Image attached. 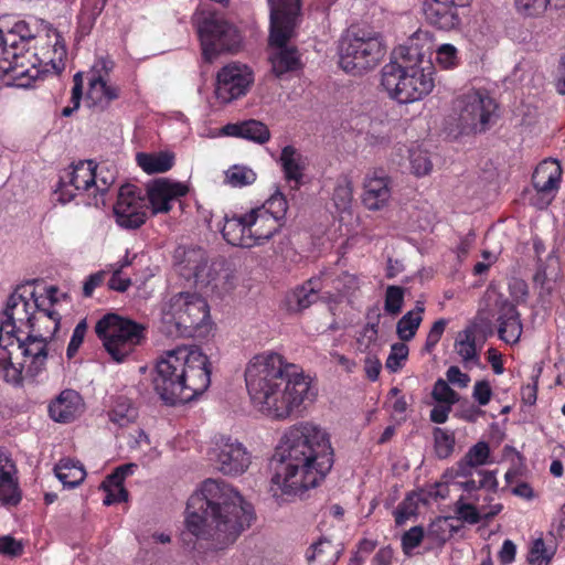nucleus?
Wrapping results in <instances>:
<instances>
[{
    "mask_svg": "<svg viewBox=\"0 0 565 565\" xmlns=\"http://www.w3.org/2000/svg\"><path fill=\"white\" fill-rule=\"evenodd\" d=\"M469 0H424L423 12L428 24L443 30H456L461 24L459 10L467 7Z\"/></svg>",
    "mask_w": 565,
    "mask_h": 565,
    "instance_id": "obj_21",
    "label": "nucleus"
},
{
    "mask_svg": "<svg viewBox=\"0 0 565 565\" xmlns=\"http://www.w3.org/2000/svg\"><path fill=\"white\" fill-rule=\"evenodd\" d=\"M548 6L562 8L565 0H515L518 11L527 17L542 14Z\"/></svg>",
    "mask_w": 565,
    "mask_h": 565,
    "instance_id": "obj_42",
    "label": "nucleus"
},
{
    "mask_svg": "<svg viewBox=\"0 0 565 565\" xmlns=\"http://www.w3.org/2000/svg\"><path fill=\"white\" fill-rule=\"evenodd\" d=\"M431 396L435 401L445 403L446 405H454L459 401L458 393H456L443 379H438L435 382Z\"/></svg>",
    "mask_w": 565,
    "mask_h": 565,
    "instance_id": "obj_52",
    "label": "nucleus"
},
{
    "mask_svg": "<svg viewBox=\"0 0 565 565\" xmlns=\"http://www.w3.org/2000/svg\"><path fill=\"white\" fill-rule=\"evenodd\" d=\"M373 313L374 321H369L358 338V349L362 352L369 350L370 347L377 340L381 313L377 311V309L373 310Z\"/></svg>",
    "mask_w": 565,
    "mask_h": 565,
    "instance_id": "obj_46",
    "label": "nucleus"
},
{
    "mask_svg": "<svg viewBox=\"0 0 565 565\" xmlns=\"http://www.w3.org/2000/svg\"><path fill=\"white\" fill-rule=\"evenodd\" d=\"M137 409L127 402H117L108 413L109 420L118 427H127L137 418Z\"/></svg>",
    "mask_w": 565,
    "mask_h": 565,
    "instance_id": "obj_44",
    "label": "nucleus"
},
{
    "mask_svg": "<svg viewBox=\"0 0 565 565\" xmlns=\"http://www.w3.org/2000/svg\"><path fill=\"white\" fill-rule=\"evenodd\" d=\"M455 513L459 520L469 524H477L481 521L480 512L473 504L465 502L463 495L455 503Z\"/></svg>",
    "mask_w": 565,
    "mask_h": 565,
    "instance_id": "obj_53",
    "label": "nucleus"
},
{
    "mask_svg": "<svg viewBox=\"0 0 565 565\" xmlns=\"http://www.w3.org/2000/svg\"><path fill=\"white\" fill-rule=\"evenodd\" d=\"M270 8L269 44L276 52L269 57L277 77L301 67L299 53L287 43L294 35L301 10V0H267Z\"/></svg>",
    "mask_w": 565,
    "mask_h": 565,
    "instance_id": "obj_6",
    "label": "nucleus"
},
{
    "mask_svg": "<svg viewBox=\"0 0 565 565\" xmlns=\"http://www.w3.org/2000/svg\"><path fill=\"white\" fill-rule=\"evenodd\" d=\"M391 199L390 180L385 175H370L364 181L362 195L363 205L370 211H379L387 205Z\"/></svg>",
    "mask_w": 565,
    "mask_h": 565,
    "instance_id": "obj_25",
    "label": "nucleus"
},
{
    "mask_svg": "<svg viewBox=\"0 0 565 565\" xmlns=\"http://www.w3.org/2000/svg\"><path fill=\"white\" fill-rule=\"evenodd\" d=\"M472 397L480 406L489 404L492 397V388L486 380L478 381L473 385Z\"/></svg>",
    "mask_w": 565,
    "mask_h": 565,
    "instance_id": "obj_62",
    "label": "nucleus"
},
{
    "mask_svg": "<svg viewBox=\"0 0 565 565\" xmlns=\"http://www.w3.org/2000/svg\"><path fill=\"white\" fill-rule=\"evenodd\" d=\"M553 557V552H550L543 539L539 537L532 542L531 548L527 555V562L531 565H548Z\"/></svg>",
    "mask_w": 565,
    "mask_h": 565,
    "instance_id": "obj_51",
    "label": "nucleus"
},
{
    "mask_svg": "<svg viewBox=\"0 0 565 565\" xmlns=\"http://www.w3.org/2000/svg\"><path fill=\"white\" fill-rule=\"evenodd\" d=\"M34 35L24 21L17 22L12 28L0 29V84L4 86L29 87L39 76L40 71L32 63L26 67V45Z\"/></svg>",
    "mask_w": 565,
    "mask_h": 565,
    "instance_id": "obj_7",
    "label": "nucleus"
},
{
    "mask_svg": "<svg viewBox=\"0 0 565 565\" xmlns=\"http://www.w3.org/2000/svg\"><path fill=\"white\" fill-rule=\"evenodd\" d=\"M480 469L473 465L472 462H469L466 458H461L455 467L451 469V473L455 478H471L477 476V471Z\"/></svg>",
    "mask_w": 565,
    "mask_h": 565,
    "instance_id": "obj_64",
    "label": "nucleus"
},
{
    "mask_svg": "<svg viewBox=\"0 0 565 565\" xmlns=\"http://www.w3.org/2000/svg\"><path fill=\"white\" fill-rule=\"evenodd\" d=\"M259 209L267 210L268 213L275 217L278 223L285 224V217L288 211V203L286 196L281 193L279 189H277L266 202L258 206Z\"/></svg>",
    "mask_w": 565,
    "mask_h": 565,
    "instance_id": "obj_45",
    "label": "nucleus"
},
{
    "mask_svg": "<svg viewBox=\"0 0 565 565\" xmlns=\"http://www.w3.org/2000/svg\"><path fill=\"white\" fill-rule=\"evenodd\" d=\"M455 349L465 364L478 362L479 356L476 347V335L472 330H465L459 334L455 342Z\"/></svg>",
    "mask_w": 565,
    "mask_h": 565,
    "instance_id": "obj_38",
    "label": "nucleus"
},
{
    "mask_svg": "<svg viewBox=\"0 0 565 565\" xmlns=\"http://www.w3.org/2000/svg\"><path fill=\"white\" fill-rule=\"evenodd\" d=\"M424 539V529L422 526H413L402 536V548L406 555L417 547Z\"/></svg>",
    "mask_w": 565,
    "mask_h": 565,
    "instance_id": "obj_57",
    "label": "nucleus"
},
{
    "mask_svg": "<svg viewBox=\"0 0 565 565\" xmlns=\"http://www.w3.org/2000/svg\"><path fill=\"white\" fill-rule=\"evenodd\" d=\"M385 55V45L379 33L358 31L342 39L339 64L347 73L362 74L374 68Z\"/></svg>",
    "mask_w": 565,
    "mask_h": 565,
    "instance_id": "obj_12",
    "label": "nucleus"
},
{
    "mask_svg": "<svg viewBox=\"0 0 565 565\" xmlns=\"http://www.w3.org/2000/svg\"><path fill=\"white\" fill-rule=\"evenodd\" d=\"M562 169L557 161H543L532 175L533 186L541 193H550L558 188Z\"/></svg>",
    "mask_w": 565,
    "mask_h": 565,
    "instance_id": "obj_31",
    "label": "nucleus"
},
{
    "mask_svg": "<svg viewBox=\"0 0 565 565\" xmlns=\"http://www.w3.org/2000/svg\"><path fill=\"white\" fill-rule=\"evenodd\" d=\"M450 117L461 134H482L499 117L498 104L486 90H470L452 102Z\"/></svg>",
    "mask_w": 565,
    "mask_h": 565,
    "instance_id": "obj_10",
    "label": "nucleus"
},
{
    "mask_svg": "<svg viewBox=\"0 0 565 565\" xmlns=\"http://www.w3.org/2000/svg\"><path fill=\"white\" fill-rule=\"evenodd\" d=\"M87 321L86 319L81 320L75 329L73 330V334L71 337V341L68 343L66 354L68 359H72L78 351L81 344L84 341L85 334L87 332Z\"/></svg>",
    "mask_w": 565,
    "mask_h": 565,
    "instance_id": "obj_59",
    "label": "nucleus"
},
{
    "mask_svg": "<svg viewBox=\"0 0 565 565\" xmlns=\"http://www.w3.org/2000/svg\"><path fill=\"white\" fill-rule=\"evenodd\" d=\"M489 455V445L486 441H479L467 451L463 458L479 468L488 461Z\"/></svg>",
    "mask_w": 565,
    "mask_h": 565,
    "instance_id": "obj_56",
    "label": "nucleus"
},
{
    "mask_svg": "<svg viewBox=\"0 0 565 565\" xmlns=\"http://www.w3.org/2000/svg\"><path fill=\"white\" fill-rule=\"evenodd\" d=\"M83 406L82 397L77 392L64 390L49 405V413L55 422L70 423L82 414Z\"/></svg>",
    "mask_w": 565,
    "mask_h": 565,
    "instance_id": "obj_24",
    "label": "nucleus"
},
{
    "mask_svg": "<svg viewBox=\"0 0 565 565\" xmlns=\"http://www.w3.org/2000/svg\"><path fill=\"white\" fill-rule=\"evenodd\" d=\"M102 488L106 491V497L103 500L105 505H111L114 503L125 502L128 499V491L121 486L105 484V480L102 483Z\"/></svg>",
    "mask_w": 565,
    "mask_h": 565,
    "instance_id": "obj_60",
    "label": "nucleus"
},
{
    "mask_svg": "<svg viewBox=\"0 0 565 565\" xmlns=\"http://www.w3.org/2000/svg\"><path fill=\"white\" fill-rule=\"evenodd\" d=\"M447 324L448 320L445 318H440L433 323L424 345V350L426 352L430 353L435 349L437 343L440 341Z\"/></svg>",
    "mask_w": 565,
    "mask_h": 565,
    "instance_id": "obj_58",
    "label": "nucleus"
},
{
    "mask_svg": "<svg viewBox=\"0 0 565 565\" xmlns=\"http://www.w3.org/2000/svg\"><path fill=\"white\" fill-rule=\"evenodd\" d=\"M281 381L269 392L256 407L265 415L275 419H286L301 412L306 402H312L316 393L310 380L302 370L290 364Z\"/></svg>",
    "mask_w": 565,
    "mask_h": 565,
    "instance_id": "obj_8",
    "label": "nucleus"
},
{
    "mask_svg": "<svg viewBox=\"0 0 565 565\" xmlns=\"http://www.w3.org/2000/svg\"><path fill=\"white\" fill-rule=\"evenodd\" d=\"M51 343L26 331L0 337V377L13 385L35 377L45 369Z\"/></svg>",
    "mask_w": 565,
    "mask_h": 565,
    "instance_id": "obj_5",
    "label": "nucleus"
},
{
    "mask_svg": "<svg viewBox=\"0 0 565 565\" xmlns=\"http://www.w3.org/2000/svg\"><path fill=\"white\" fill-rule=\"evenodd\" d=\"M137 162L147 173H162L170 170L174 162V156L169 152L138 153Z\"/></svg>",
    "mask_w": 565,
    "mask_h": 565,
    "instance_id": "obj_37",
    "label": "nucleus"
},
{
    "mask_svg": "<svg viewBox=\"0 0 565 565\" xmlns=\"http://www.w3.org/2000/svg\"><path fill=\"white\" fill-rule=\"evenodd\" d=\"M224 132L227 136L244 138L259 145H264L270 139L268 127L256 119L228 124L224 127Z\"/></svg>",
    "mask_w": 565,
    "mask_h": 565,
    "instance_id": "obj_30",
    "label": "nucleus"
},
{
    "mask_svg": "<svg viewBox=\"0 0 565 565\" xmlns=\"http://www.w3.org/2000/svg\"><path fill=\"white\" fill-rule=\"evenodd\" d=\"M320 288L318 279H310L301 287L292 292V301L296 302L299 310L307 309L319 298L318 289Z\"/></svg>",
    "mask_w": 565,
    "mask_h": 565,
    "instance_id": "obj_41",
    "label": "nucleus"
},
{
    "mask_svg": "<svg viewBox=\"0 0 565 565\" xmlns=\"http://www.w3.org/2000/svg\"><path fill=\"white\" fill-rule=\"evenodd\" d=\"M408 356V347L403 342L392 344L391 352L386 359L385 366L391 372H397L402 367V362Z\"/></svg>",
    "mask_w": 565,
    "mask_h": 565,
    "instance_id": "obj_54",
    "label": "nucleus"
},
{
    "mask_svg": "<svg viewBox=\"0 0 565 565\" xmlns=\"http://www.w3.org/2000/svg\"><path fill=\"white\" fill-rule=\"evenodd\" d=\"M434 448L439 459L450 457L455 450V434L444 428L436 427L433 430Z\"/></svg>",
    "mask_w": 565,
    "mask_h": 565,
    "instance_id": "obj_39",
    "label": "nucleus"
},
{
    "mask_svg": "<svg viewBox=\"0 0 565 565\" xmlns=\"http://www.w3.org/2000/svg\"><path fill=\"white\" fill-rule=\"evenodd\" d=\"M405 288L399 286H387L385 291L384 310L395 317L401 313L404 305Z\"/></svg>",
    "mask_w": 565,
    "mask_h": 565,
    "instance_id": "obj_47",
    "label": "nucleus"
},
{
    "mask_svg": "<svg viewBox=\"0 0 565 565\" xmlns=\"http://www.w3.org/2000/svg\"><path fill=\"white\" fill-rule=\"evenodd\" d=\"M291 363L276 352H263L250 359L245 369V382L247 392L255 406L264 397L273 393V388L285 379L287 369Z\"/></svg>",
    "mask_w": 565,
    "mask_h": 565,
    "instance_id": "obj_13",
    "label": "nucleus"
},
{
    "mask_svg": "<svg viewBox=\"0 0 565 565\" xmlns=\"http://www.w3.org/2000/svg\"><path fill=\"white\" fill-rule=\"evenodd\" d=\"M395 61L381 71V85L388 96L399 104L417 102L428 95L434 86L431 66L419 67L424 55L412 45L395 50Z\"/></svg>",
    "mask_w": 565,
    "mask_h": 565,
    "instance_id": "obj_4",
    "label": "nucleus"
},
{
    "mask_svg": "<svg viewBox=\"0 0 565 565\" xmlns=\"http://www.w3.org/2000/svg\"><path fill=\"white\" fill-rule=\"evenodd\" d=\"M203 58L211 63L221 52L237 51L242 36L237 29L216 13L206 15L198 28Z\"/></svg>",
    "mask_w": 565,
    "mask_h": 565,
    "instance_id": "obj_14",
    "label": "nucleus"
},
{
    "mask_svg": "<svg viewBox=\"0 0 565 565\" xmlns=\"http://www.w3.org/2000/svg\"><path fill=\"white\" fill-rule=\"evenodd\" d=\"M61 182L74 186L76 191H88L93 184H97V166L92 160L79 161L61 178Z\"/></svg>",
    "mask_w": 565,
    "mask_h": 565,
    "instance_id": "obj_29",
    "label": "nucleus"
},
{
    "mask_svg": "<svg viewBox=\"0 0 565 565\" xmlns=\"http://www.w3.org/2000/svg\"><path fill=\"white\" fill-rule=\"evenodd\" d=\"M547 262V265L539 264L536 273L533 277L534 285L541 289V295L550 294L552 291V281L555 278L553 277L552 271H548V268L552 264H556V259L550 256Z\"/></svg>",
    "mask_w": 565,
    "mask_h": 565,
    "instance_id": "obj_50",
    "label": "nucleus"
},
{
    "mask_svg": "<svg viewBox=\"0 0 565 565\" xmlns=\"http://www.w3.org/2000/svg\"><path fill=\"white\" fill-rule=\"evenodd\" d=\"M257 174L248 167L233 166L225 172V181L234 188H243L253 184Z\"/></svg>",
    "mask_w": 565,
    "mask_h": 565,
    "instance_id": "obj_43",
    "label": "nucleus"
},
{
    "mask_svg": "<svg viewBox=\"0 0 565 565\" xmlns=\"http://www.w3.org/2000/svg\"><path fill=\"white\" fill-rule=\"evenodd\" d=\"M253 82V72L247 65L230 63L217 72L215 96L220 103L228 104L246 95Z\"/></svg>",
    "mask_w": 565,
    "mask_h": 565,
    "instance_id": "obj_19",
    "label": "nucleus"
},
{
    "mask_svg": "<svg viewBox=\"0 0 565 565\" xmlns=\"http://www.w3.org/2000/svg\"><path fill=\"white\" fill-rule=\"evenodd\" d=\"M498 322L500 339L505 343H516L522 334V323L515 305L508 300L502 301L499 306Z\"/></svg>",
    "mask_w": 565,
    "mask_h": 565,
    "instance_id": "obj_27",
    "label": "nucleus"
},
{
    "mask_svg": "<svg viewBox=\"0 0 565 565\" xmlns=\"http://www.w3.org/2000/svg\"><path fill=\"white\" fill-rule=\"evenodd\" d=\"M209 316V306L201 296L179 292L163 305L161 328L170 338L193 337Z\"/></svg>",
    "mask_w": 565,
    "mask_h": 565,
    "instance_id": "obj_9",
    "label": "nucleus"
},
{
    "mask_svg": "<svg viewBox=\"0 0 565 565\" xmlns=\"http://www.w3.org/2000/svg\"><path fill=\"white\" fill-rule=\"evenodd\" d=\"M188 191V186L181 182L158 179L148 185L147 202L153 214L167 213L171 210V202L184 196Z\"/></svg>",
    "mask_w": 565,
    "mask_h": 565,
    "instance_id": "obj_22",
    "label": "nucleus"
},
{
    "mask_svg": "<svg viewBox=\"0 0 565 565\" xmlns=\"http://www.w3.org/2000/svg\"><path fill=\"white\" fill-rule=\"evenodd\" d=\"M113 67V61L100 58L89 72L86 99L90 106L104 110L119 97V87L108 83V75Z\"/></svg>",
    "mask_w": 565,
    "mask_h": 565,
    "instance_id": "obj_20",
    "label": "nucleus"
},
{
    "mask_svg": "<svg viewBox=\"0 0 565 565\" xmlns=\"http://www.w3.org/2000/svg\"><path fill=\"white\" fill-rule=\"evenodd\" d=\"M148 202L141 190L134 184L120 186L114 205L116 223L126 230H137L146 223Z\"/></svg>",
    "mask_w": 565,
    "mask_h": 565,
    "instance_id": "obj_16",
    "label": "nucleus"
},
{
    "mask_svg": "<svg viewBox=\"0 0 565 565\" xmlns=\"http://www.w3.org/2000/svg\"><path fill=\"white\" fill-rule=\"evenodd\" d=\"M409 162L412 172L417 177L427 175L433 169V162L427 151L420 148L411 149Z\"/></svg>",
    "mask_w": 565,
    "mask_h": 565,
    "instance_id": "obj_48",
    "label": "nucleus"
},
{
    "mask_svg": "<svg viewBox=\"0 0 565 565\" xmlns=\"http://www.w3.org/2000/svg\"><path fill=\"white\" fill-rule=\"evenodd\" d=\"M270 479L274 495H299L317 487L333 466V449L328 433L301 422L286 429L276 448Z\"/></svg>",
    "mask_w": 565,
    "mask_h": 565,
    "instance_id": "obj_2",
    "label": "nucleus"
},
{
    "mask_svg": "<svg viewBox=\"0 0 565 565\" xmlns=\"http://www.w3.org/2000/svg\"><path fill=\"white\" fill-rule=\"evenodd\" d=\"M146 328L130 319L107 313L100 318L95 332L111 359L124 362L145 339Z\"/></svg>",
    "mask_w": 565,
    "mask_h": 565,
    "instance_id": "obj_11",
    "label": "nucleus"
},
{
    "mask_svg": "<svg viewBox=\"0 0 565 565\" xmlns=\"http://www.w3.org/2000/svg\"><path fill=\"white\" fill-rule=\"evenodd\" d=\"M21 289L17 288L7 300L4 319L0 323V337L24 333L41 305L34 291L29 294V299Z\"/></svg>",
    "mask_w": 565,
    "mask_h": 565,
    "instance_id": "obj_15",
    "label": "nucleus"
},
{
    "mask_svg": "<svg viewBox=\"0 0 565 565\" xmlns=\"http://www.w3.org/2000/svg\"><path fill=\"white\" fill-rule=\"evenodd\" d=\"M436 61L443 68H452L458 63L457 49L452 44H443L436 52Z\"/></svg>",
    "mask_w": 565,
    "mask_h": 565,
    "instance_id": "obj_55",
    "label": "nucleus"
},
{
    "mask_svg": "<svg viewBox=\"0 0 565 565\" xmlns=\"http://www.w3.org/2000/svg\"><path fill=\"white\" fill-rule=\"evenodd\" d=\"M56 478L68 488H75L81 484L85 477L86 471L79 462H74L71 459H62L54 468Z\"/></svg>",
    "mask_w": 565,
    "mask_h": 565,
    "instance_id": "obj_35",
    "label": "nucleus"
},
{
    "mask_svg": "<svg viewBox=\"0 0 565 565\" xmlns=\"http://www.w3.org/2000/svg\"><path fill=\"white\" fill-rule=\"evenodd\" d=\"M23 552V545L10 535L0 537V553L6 556L17 557Z\"/></svg>",
    "mask_w": 565,
    "mask_h": 565,
    "instance_id": "obj_61",
    "label": "nucleus"
},
{
    "mask_svg": "<svg viewBox=\"0 0 565 565\" xmlns=\"http://www.w3.org/2000/svg\"><path fill=\"white\" fill-rule=\"evenodd\" d=\"M245 214L247 233L253 241L250 247L264 245L282 227V223H278L267 210L254 207Z\"/></svg>",
    "mask_w": 565,
    "mask_h": 565,
    "instance_id": "obj_23",
    "label": "nucleus"
},
{
    "mask_svg": "<svg viewBox=\"0 0 565 565\" xmlns=\"http://www.w3.org/2000/svg\"><path fill=\"white\" fill-rule=\"evenodd\" d=\"M353 199V185L352 181L347 175H341L337 180V184L333 191L332 200L335 207L339 211H347L352 203Z\"/></svg>",
    "mask_w": 565,
    "mask_h": 565,
    "instance_id": "obj_40",
    "label": "nucleus"
},
{
    "mask_svg": "<svg viewBox=\"0 0 565 565\" xmlns=\"http://www.w3.org/2000/svg\"><path fill=\"white\" fill-rule=\"evenodd\" d=\"M210 384V360L195 345L168 350L157 362L153 387L168 405L188 403L204 393Z\"/></svg>",
    "mask_w": 565,
    "mask_h": 565,
    "instance_id": "obj_3",
    "label": "nucleus"
},
{
    "mask_svg": "<svg viewBox=\"0 0 565 565\" xmlns=\"http://www.w3.org/2000/svg\"><path fill=\"white\" fill-rule=\"evenodd\" d=\"M424 302L416 301L415 308L407 311L396 323V334L403 342L411 341L423 321Z\"/></svg>",
    "mask_w": 565,
    "mask_h": 565,
    "instance_id": "obj_34",
    "label": "nucleus"
},
{
    "mask_svg": "<svg viewBox=\"0 0 565 565\" xmlns=\"http://www.w3.org/2000/svg\"><path fill=\"white\" fill-rule=\"evenodd\" d=\"M312 553L307 558L311 565H334L341 550L328 539H320L311 546Z\"/></svg>",
    "mask_w": 565,
    "mask_h": 565,
    "instance_id": "obj_36",
    "label": "nucleus"
},
{
    "mask_svg": "<svg viewBox=\"0 0 565 565\" xmlns=\"http://www.w3.org/2000/svg\"><path fill=\"white\" fill-rule=\"evenodd\" d=\"M41 303L31 319L26 332L53 342L54 335L60 328L61 316L51 308H43Z\"/></svg>",
    "mask_w": 565,
    "mask_h": 565,
    "instance_id": "obj_28",
    "label": "nucleus"
},
{
    "mask_svg": "<svg viewBox=\"0 0 565 565\" xmlns=\"http://www.w3.org/2000/svg\"><path fill=\"white\" fill-rule=\"evenodd\" d=\"M179 273L185 279L205 287L216 280L218 270L215 263H210L206 252L201 247H179L174 253Z\"/></svg>",
    "mask_w": 565,
    "mask_h": 565,
    "instance_id": "obj_18",
    "label": "nucleus"
},
{
    "mask_svg": "<svg viewBox=\"0 0 565 565\" xmlns=\"http://www.w3.org/2000/svg\"><path fill=\"white\" fill-rule=\"evenodd\" d=\"M279 162L287 181H295L296 188L303 177L305 160L302 154L292 146L282 148Z\"/></svg>",
    "mask_w": 565,
    "mask_h": 565,
    "instance_id": "obj_33",
    "label": "nucleus"
},
{
    "mask_svg": "<svg viewBox=\"0 0 565 565\" xmlns=\"http://www.w3.org/2000/svg\"><path fill=\"white\" fill-rule=\"evenodd\" d=\"M210 456L215 468L225 476L242 475L250 465V455L243 444L227 436L215 438Z\"/></svg>",
    "mask_w": 565,
    "mask_h": 565,
    "instance_id": "obj_17",
    "label": "nucleus"
},
{
    "mask_svg": "<svg viewBox=\"0 0 565 565\" xmlns=\"http://www.w3.org/2000/svg\"><path fill=\"white\" fill-rule=\"evenodd\" d=\"M418 509V498L416 494L411 493L398 504L394 512L395 523L401 526L405 524L407 520L416 516Z\"/></svg>",
    "mask_w": 565,
    "mask_h": 565,
    "instance_id": "obj_49",
    "label": "nucleus"
},
{
    "mask_svg": "<svg viewBox=\"0 0 565 565\" xmlns=\"http://www.w3.org/2000/svg\"><path fill=\"white\" fill-rule=\"evenodd\" d=\"M136 467L137 466L135 463H127V465L117 467L113 473H110L109 476L106 477L105 484L106 486H108L109 483L114 484V486L124 484L125 478L127 476L131 475Z\"/></svg>",
    "mask_w": 565,
    "mask_h": 565,
    "instance_id": "obj_63",
    "label": "nucleus"
},
{
    "mask_svg": "<svg viewBox=\"0 0 565 565\" xmlns=\"http://www.w3.org/2000/svg\"><path fill=\"white\" fill-rule=\"evenodd\" d=\"M221 232L228 244L243 248H250V243L253 241L249 238L247 233L246 214L233 217L226 216Z\"/></svg>",
    "mask_w": 565,
    "mask_h": 565,
    "instance_id": "obj_32",
    "label": "nucleus"
},
{
    "mask_svg": "<svg viewBox=\"0 0 565 565\" xmlns=\"http://www.w3.org/2000/svg\"><path fill=\"white\" fill-rule=\"evenodd\" d=\"M253 519V507L236 490L222 480L207 479L188 500L181 540L191 548L195 547V537L209 542L215 551L224 550L250 526Z\"/></svg>",
    "mask_w": 565,
    "mask_h": 565,
    "instance_id": "obj_1",
    "label": "nucleus"
},
{
    "mask_svg": "<svg viewBox=\"0 0 565 565\" xmlns=\"http://www.w3.org/2000/svg\"><path fill=\"white\" fill-rule=\"evenodd\" d=\"M15 466L11 458L0 449V503L17 505L21 500L18 481L14 479Z\"/></svg>",
    "mask_w": 565,
    "mask_h": 565,
    "instance_id": "obj_26",
    "label": "nucleus"
}]
</instances>
